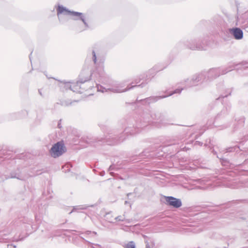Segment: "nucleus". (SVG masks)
Returning a JSON list of instances; mask_svg holds the SVG:
<instances>
[{"label":"nucleus","mask_w":248,"mask_h":248,"mask_svg":"<svg viewBox=\"0 0 248 248\" xmlns=\"http://www.w3.org/2000/svg\"><path fill=\"white\" fill-rule=\"evenodd\" d=\"M115 219L116 220H119V221L123 220V218L122 217H117L115 218Z\"/></svg>","instance_id":"12"},{"label":"nucleus","mask_w":248,"mask_h":248,"mask_svg":"<svg viewBox=\"0 0 248 248\" xmlns=\"http://www.w3.org/2000/svg\"><path fill=\"white\" fill-rule=\"evenodd\" d=\"M64 152L65 148L62 142L55 144L50 151L51 156L55 158L61 155Z\"/></svg>","instance_id":"3"},{"label":"nucleus","mask_w":248,"mask_h":248,"mask_svg":"<svg viewBox=\"0 0 248 248\" xmlns=\"http://www.w3.org/2000/svg\"><path fill=\"white\" fill-rule=\"evenodd\" d=\"M140 82V79H136L135 80V83L136 84L139 83Z\"/></svg>","instance_id":"13"},{"label":"nucleus","mask_w":248,"mask_h":248,"mask_svg":"<svg viewBox=\"0 0 248 248\" xmlns=\"http://www.w3.org/2000/svg\"><path fill=\"white\" fill-rule=\"evenodd\" d=\"M60 14L63 15H70L73 16V19L75 20H80L82 21L83 26L80 29V31H84L88 28V26L86 22L85 17L82 13L71 12L69 11L62 6H59L58 8V16H59Z\"/></svg>","instance_id":"1"},{"label":"nucleus","mask_w":248,"mask_h":248,"mask_svg":"<svg viewBox=\"0 0 248 248\" xmlns=\"http://www.w3.org/2000/svg\"><path fill=\"white\" fill-rule=\"evenodd\" d=\"M13 248H16V247H13Z\"/></svg>","instance_id":"15"},{"label":"nucleus","mask_w":248,"mask_h":248,"mask_svg":"<svg viewBox=\"0 0 248 248\" xmlns=\"http://www.w3.org/2000/svg\"><path fill=\"white\" fill-rule=\"evenodd\" d=\"M203 75L202 74H199L198 75H195L193 78L189 81V80H187L186 81L187 82V85L188 86H192L196 84V82L199 81L202 79V78Z\"/></svg>","instance_id":"8"},{"label":"nucleus","mask_w":248,"mask_h":248,"mask_svg":"<svg viewBox=\"0 0 248 248\" xmlns=\"http://www.w3.org/2000/svg\"><path fill=\"white\" fill-rule=\"evenodd\" d=\"M108 221H109V222H111V221H112V220H108Z\"/></svg>","instance_id":"14"},{"label":"nucleus","mask_w":248,"mask_h":248,"mask_svg":"<svg viewBox=\"0 0 248 248\" xmlns=\"http://www.w3.org/2000/svg\"><path fill=\"white\" fill-rule=\"evenodd\" d=\"M226 73H227V71H224L221 70L220 69H219V68H216V69H211L209 71V72L208 73V75L209 77H213V76H214V78H216L220 75L225 74Z\"/></svg>","instance_id":"7"},{"label":"nucleus","mask_w":248,"mask_h":248,"mask_svg":"<svg viewBox=\"0 0 248 248\" xmlns=\"http://www.w3.org/2000/svg\"><path fill=\"white\" fill-rule=\"evenodd\" d=\"M93 61H94V63L96 62V57L95 53V52L94 51H93Z\"/></svg>","instance_id":"11"},{"label":"nucleus","mask_w":248,"mask_h":248,"mask_svg":"<svg viewBox=\"0 0 248 248\" xmlns=\"http://www.w3.org/2000/svg\"><path fill=\"white\" fill-rule=\"evenodd\" d=\"M230 33L234 36V38L237 40H240L243 38V31L238 28H234L230 30Z\"/></svg>","instance_id":"6"},{"label":"nucleus","mask_w":248,"mask_h":248,"mask_svg":"<svg viewBox=\"0 0 248 248\" xmlns=\"http://www.w3.org/2000/svg\"><path fill=\"white\" fill-rule=\"evenodd\" d=\"M126 248H135V245L133 242L131 241L128 243L126 246Z\"/></svg>","instance_id":"10"},{"label":"nucleus","mask_w":248,"mask_h":248,"mask_svg":"<svg viewBox=\"0 0 248 248\" xmlns=\"http://www.w3.org/2000/svg\"><path fill=\"white\" fill-rule=\"evenodd\" d=\"M124 83H120L112 87L111 88L106 89L101 85H97V89L98 91L102 93L107 92L108 91H110L113 93H120L126 92L132 88L133 87L136 86V85H128L126 88H124Z\"/></svg>","instance_id":"2"},{"label":"nucleus","mask_w":248,"mask_h":248,"mask_svg":"<svg viewBox=\"0 0 248 248\" xmlns=\"http://www.w3.org/2000/svg\"><path fill=\"white\" fill-rule=\"evenodd\" d=\"M181 91H182V89L181 90L176 89L174 92L170 93L168 95H166L163 96H159V97H153L152 99H153V101H155L158 99L165 98L166 97L171 95H172L173 94H174V93H179L181 92Z\"/></svg>","instance_id":"9"},{"label":"nucleus","mask_w":248,"mask_h":248,"mask_svg":"<svg viewBox=\"0 0 248 248\" xmlns=\"http://www.w3.org/2000/svg\"><path fill=\"white\" fill-rule=\"evenodd\" d=\"M166 202L168 203L176 208L180 207L182 205L181 201L172 197H168L166 198Z\"/></svg>","instance_id":"5"},{"label":"nucleus","mask_w":248,"mask_h":248,"mask_svg":"<svg viewBox=\"0 0 248 248\" xmlns=\"http://www.w3.org/2000/svg\"><path fill=\"white\" fill-rule=\"evenodd\" d=\"M64 87L66 89H70L74 92L82 93V92L80 90V88H81L80 82L72 84H71L70 82H66L64 83ZM84 87V85H83L82 88Z\"/></svg>","instance_id":"4"}]
</instances>
